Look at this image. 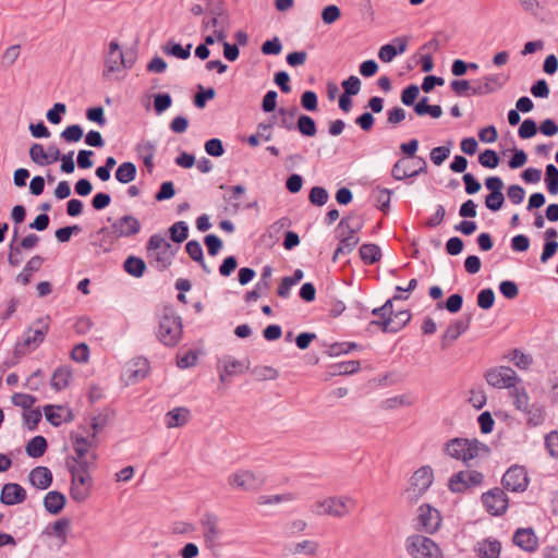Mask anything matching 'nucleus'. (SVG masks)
I'll return each instance as SVG.
<instances>
[{
	"instance_id": "nucleus-1",
	"label": "nucleus",
	"mask_w": 558,
	"mask_h": 558,
	"mask_svg": "<svg viewBox=\"0 0 558 558\" xmlns=\"http://www.w3.org/2000/svg\"><path fill=\"white\" fill-rule=\"evenodd\" d=\"M183 333L182 317L177 313L173 305H165L159 315L157 339L166 347L178 345Z\"/></svg>"
},
{
	"instance_id": "nucleus-2",
	"label": "nucleus",
	"mask_w": 558,
	"mask_h": 558,
	"mask_svg": "<svg viewBox=\"0 0 558 558\" xmlns=\"http://www.w3.org/2000/svg\"><path fill=\"white\" fill-rule=\"evenodd\" d=\"M50 329V316H43L37 318L33 326L28 327L23 335V340L15 343L14 355L20 357L26 353V349L31 345L35 348L39 347Z\"/></svg>"
},
{
	"instance_id": "nucleus-3",
	"label": "nucleus",
	"mask_w": 558,
	"mask_h": 558,
	"mask_svg": "<svg viewBox=\"0 0 558 558\" xmlns=\"http://www.w3.org/2000/svg\"><path fill=\"white\" fill-rule=\"evenodd\" d=\"M405 550L412 558H444L439 544L423 534L408 536L405 539Z\"/></svg>"
},
{
	"instance_id": "nucleus-4",
	"label": "nucleus",
	"mask_w": 558,
	"mask_h": 558,
	"mask_svg": "<svg viewBox=\"0 0 558 558\" xmlns=\"http://www.w3.org/2000/svg\"><path fill=\"white\" fill-rule=\"evenodd\" d=\"M442 514L440 510L428 502L422 504L417 508V515L413 519V527L417 534H436L442 524Z\"/></svg>"
},
{
	"instance_id": "nucleus-5",
	"label": "nucleus",
	"mask_w": 558,
	"mask_h": 558,
	"mask_svg": "<svg viewBox=\"0 0 558 558\" xmlns=\"http://www.w3.org/2000/svg\"><path fill=\"white\" fill-rule=\"evenodd\" d=\"M474 442L475 438L453 437L446 441L444 451L451 458L462 461L466 468H470V461L480 456Z\"/></svg>"
},
{
	"instance_id": "nucleus-6",
	"label": "nucleus",
	"mask_w": 558,
	"mask_h": 558,
	"mask_svg": "<svg viewBox=\"0 0 558 558\" xmlns=\"http://www.w3.org/2000/svg\"><path fill=\"white\" fill-rule=\"evenodd\" d=\"M485 476L477 470H461L454 472L448 480L447 487L452 494H463L469 489L482 486Z\"/></svg>"
},
{
	"instance_id": "nucleus-7",
	"label": "nucleus",
	"mask_w": 558,
	"mask_h": 558,
	"mask_svg": "<svg viewBox=\"0 0 558 558\" xmlns=\"http://www.w3.org/2000/svg\"><path fill=\"white\" fill-rule=\"evenodd\" d=\"M505 492L507 490L502 486H495L482 494L481 500L488 514L502 517L508 511L510 498Z\"/></svg>"
},
{
	"instance_id": "nucleus-8",
	"label": "nucleus",
	"mask_w": 558,
	"mask_h": 558,
	"mask_svg": "<svg viewBox=\"0 0 558 558\" xmlns=\"http://www.w3.org/2000/svg\"><path fill=\"white\" fill-rule=\"evenodd\" d=\"M531 478L527 474V469L521 464L510 465L501 477V486L510 493H524Z\"/></svg>"
},
{
	"instance_id": "nucleus-9",
	"label": "nucleus",
	"mask_w": 558,
	"mask_h": 558,
	"mask_svg": "<svg viewBox=\"0 0 558 558\" xmlns=\"http://www.w3.org/2000/svg\"><path fill=\"white\" fill-rule=\"evenodd\" d=\"M71 474L70 496L76 502H84L92 493L93 476L90 474H80L76 465L66 466Z\"/></svg>"
},
{
	"instance_id": "nucleus-10",
	"label": "nucleus",
	"mask_w": 558,
	"mask_h": 558,
	"mask_svg": "<svg viewBox=\"0 0 558 558\" xmlns=\"http://www.w3.org/2000/svg\"><path fill=\"white\" fill-rule=\"evenodd\" d=\"M434 482V471L430 465L418 468L410 478L414 495L409 496V502L415 504L428 490Z\"/></svg>"
},
{
	"instance_id": "nucleus-11",
	"label": "nucleus",
	"mask_w": 558,
	"mask_h": 558,
	"mask_svg": "<svg viewBox=\"0 0 558 558\" xmlns=\"http://www.w3.org/2000/svg\"><path fill=\"white\" fill-rule=\"evenodd\" d=\"M265 476L252 471H239L229 476V484L243 492L258 490L265 484Z\"/></svg>"
},
{
	"instance_id": "nucleus-12",
	"label": "nucleus",
	"mask_w": 558,
	"mask_h": 558,
	"mask_svg": "<svg viewBox=\"0 0 558 558\" xmlns=\"http://www.w3.org/2000/svg\"><path fill=\"white\" fill-rule=\"evenodd\" d=\"M472 319L473 313L469 312L465 313L462 318L452 320L441 336V349L447 350L460 336L466 332Z\"/></svg>"
},
{
	"instance_id": "nucleus-13",
	"label": "nucleus",
	"mask_w": 558,
	"mask_h": 558,
	"mask_svg": "<svg viewBox=\"0 0 558 558\" xmlns=\"http://www.w3.org/2000/svg\"><path fill=\"white\" fill-rule=\"evenodd\" d=\"M349 504H351L350 498L329 497L323 501H317L314 512L341 518L349 513Z\"/></svg>"
},
{
	"instance_id": "nucleus-14",
	"label": "nucleus",
	"mask_w": 558,
	"mask_h": 558,
	"mask_svg": "<svg viewBox=\"0 0 558 558\" xmlns=\"http://www.w3.org/2000/svg\"><path fill=\"white\" fill-rule=\"evenodd\" d=\"M511 542L514 546L526 553H535L539 543L533 526L517 527L512 534Z\"/></svg>"
},
{
	"instance_id": "nucleus-15",
	"label": "nucleus",
	"mask_w": 558,
	"mask_h": 558,
	"mask_svg": "<svg viewBox=\"0 0 558 558\" xmlns=\"http://www.w3.org/2000/svg\"><path fill=\"white\" fill-rule=\"evenodd\" d=\"M142 230L141 221L134 215H124L113 220V235L116 238H134Z\"/></svg>"
},
{
	"instance_id": "nucleus-16",
	"label": "nucleus",
	"mask_w": 558,
	"mask_h": 558,
	"mask_svg": "<svg viewBox=\"0 0 558 558\" xmlns=\"http://www.w3.org/2000/svg\"><path fill=\"white\" fill-rule=\"evenodd\" d=\"M17 238H19V230H17V228H14L13 239L9 246L10 252H9V256H8V262L13 267L19 266L22 262V258H14V253L21 254L22 250L34 248L37 245V243L39 242V236L35 233H31V234L26 235L25 238H23L20 241L19 245H14V242L17 240Z\"/></svg>"
},
{
	"instance_id": "nucleus-17",
	"label": "nucleus",
	"mask_w": 558,
	"mask_h": 558,
	"mask_svg": "<svg viewBox=\"0 0 558 558\" xmlns=\"http://www.w3.org/2000/svg\"><path fill=\"white\" fill-rule=\"evenodd\" d=\"M179 247H173L171 243H166L165 248L148 253L149 265L158 271L167 270L178 252Z\"/></svg>"
},
{
	"instance_id": "nucleus-18",
	"label": "nucleus",
	"mask_w": 558,
	"mask_h": 558,
	"mask_svg": "<svg viewBox=\"0 0 558 558\" xmlns=\"http://www.w3.org/2000/svg\"><path fill=\"white\" fill-rule=\"evenodd\" d=\"M27 498L26 489L17 483H7L2 486L0 502L5 506H15L24 502Z\"/></svg>"
},
{
	"instance_id": "nucleus-19",
	"label": "nucleus",
	"mask_w": 558,
	"mask_h": 558,
	"mask_svg": "<svg viewBox=\"0 0 558 558\" xmlns=\"http://www.w3.org/2000/svg\"><path fill=\"white\" fill-rule=\"evenodd\" d=\"M157 150L155 143L143 140L135 146L137 158L143 161L144 170L151 174L155 169L154 157Z\"/></svg>"
},
{
	"instance_id": "nucleus-20",
	"label": "nucleus",
	"mask_w": 558,
	"mask_h": 558,
	"mask_svg": "<svg viewBox=\"0 0 558 558\" xmlns=\"http://www.w3.org/2000/svg\"><path fill=\"white\" fill-rule=\"evenodd\" d=\"M501 549V542L494 537H486L477 542L473 548L478 558H499Z\"/></svg>"
},
{
	"instance_id": "nucleus-21",
	"label": "nucleus",
	"mask_w": 558,
	"mask_h": 558,
	"mask_svg": "<svg viewBox=\"0 0 558 558\" xmlns=\"http://www.w3.org/2000/svg\"><path fill=\"white\" fill-rule=\"evenodd\" d=\"M507 82V77L502 78L499 74H488L482 81H477V85L473 86L472 95H487L501 88Z\"/></svg>"
},
{
	"instance_id": "nucleus-22",
	"label": "nucleus",
	"mask_w": 558,
	"mask_h": 558,
	"mask_svg": "<svg viewBox=\"0 0 558 558\" xmlns=\"http://www.w3.org/2000/svg\"><path fill=\"white\" fill-rule=\"evenodd\" d=\"M513 373H515V371L510 366H495L484 373V378L489 386L501 389L505 388L506 385L505 378L512 376Z\"/></svg>"
},
{
	"instance_id": "nucleus-23",
	"label": "nucleus",
	"mask_w": 558,
	"mask_h": 558,
	"mask_svg": "<svg viewBox=\"0 0 558 558\" xmlns=\"http://www.w3.org/2000/svg\"><path fill=\"white\" fill-rule=\"evenodd\" d=\"M225 366L223 369L219 372L220 381L225 383L228 377L242 375L250 369V361L243 362L238 361L230 355H226L223 357Z\"/></svg>"
},
{
	"instance_id": "nucleus-24",
	"label": "nucleus",
	"mask_w": 558,
	"mask_h": 558,
	"mask_svg": "<svg viewBox=\"0 0 558 558\" xmlns=\"http://www.w3.org/2000/svg\"><path fill=\"white\" fill-rule=\"evenodd\" d=\"M558 231L556 228H548L544 232L543 250L539 256L542 264H546L558 251Z\"/></svg>"
},
{
	"instance_id": "nucleus-25",
	"label": "nucleus",
	"mask_w": 558,
	"mask_h": 558,
	"mask_svg": "<svg viewBox=\"0 0 558 558\" xmlns=\"http://www.w3.org/2000/svg\"><path fill=\"white\" fill-rule=\"evenodd\" d=\"M28 482L38 489H47L52 485V472L47 466H36L28 474Z\"/></svg>"
},
{
	"instance_id": "nucleus-26",
	"label": "nucleus",
	"mask_w": 558,
	"mask_h": 558,
	"mask_svg": "<svg viewBox=\"0 0 558 558\" xmlns=\"http://www.w3.org/2000/svg\"><path fill=\"white\" fill-rule=\"evenodd\" d=\"M43 504L48 513L57 515L64 509L66 505V497L59 490H50L44 497Z\"/></svg>"
},
{
	"instance_id": "nucleus-27",
	"label": "nucleus",
	"mask_w": 558,
	"mask_h": 558,
	"mask_svg": "<svg viewBox=\"0 0 558 558\" xmlns=\"http://www.w3.org/2000/svg\"><path fill=\"white\" fill-rule=\"evenodd\" d=\"M190 418L191 412L187 408L177 407L166 413L165 423L168 428L182 427Z\"/></svg>"
},
{
	"instance_id": "nucleus-28",
	"label": "nucleus",
	"mask_w": 558,
	"mask_h": 558,
	"mask_svg": "<svg viewBox=\"0 0 558 558\" xmlns=\"http://www.w3.org/2000/svg\"><path fill=\"white\" fill-rule=\"evenodd\" d=\"M202 525L205 527L204 539L208 546H213L218 538L220 531L218 529V518L213 513H205L202 521Z\"/></svg>"
},
{
	"instance_id": "nucleus-29",
	"label": "nucleus",
	"mask_w": 558,
	"mask_h": 558,
	"mask_svg": "<svg viewBox=\"0 0 558 558\" xmlns=\"http://www.w3.org/2000/svg\"><path fill=\"white\" fill-rule=\"evenodd\" d=\"M412 314L408 308H401L396 312L395 318L386 317V333L398 332L404 328L411 320Z\"/></svg>"
},
{
	"instance_id": "nucleus-30",
	"label": "nucleus",
	"mask_w": 558,
	"mask_h": 558,
	"mask_svg": "<svg viewBox=\"0 0 558 558\" xmlns=\"http://www.w3.org/2000/svg\"><path fill=\"white\" fill-rule=\"evenodd\" d=\"M122 267L128 275L137 279L142 278L147 270L146 262L142 257L135 255L128 256L124 259Z\"/></svg>"
},
{
	"instance_id": "nucleus-31",
	"label": "nucleus",
	"mask_w": 558,
	"mask_h": 558,
	"mask_svg": "<svg viewBox=\"0 0 558 558\" xmlns=\"http://www.w3.org/2000/svg\"><path fill=\"white\" fill-rule=\"evenodd\" d=\"M150 365L149 361L146 357L138 356L132 361L131 367H129V380L131 383H136L141 379H144L148 372H149Z\"/></svg>"
},
{
	"instance_id": "nucleus-32",
	"label": "nucleus",
	"mask_w": 558,
	"mask_h": 558,
	"mask_svg": "<svg viewBox=\"0 0 558 558\" xmlns=\"http://www.w3.org/2000/svg\"><path fill=\"white\" fill-rule=\"evenodd\" d=\"M505 359L512 362L519 369L526 371L533 364V356L530 353H525L520 348H512L504 356Z\"/></svg>"
},
{
	"instance_id": "nucleus-33",
	"label": "nucleus",
	"mask_w": 558,
	"mask_h": 558,
	"mask_svg": "<svg viewBox=\"0 0 558 558\" xmlns=\"http://www.w3.org/2000/svg\"><path fill=\"white\" fill-rule=\"evenodd\" d=\"M45 259L40 255L33 256L25 265L24 269L16 276V281L26 286L32 280L33 272L38 271Z\"/></svg>"
},
{
	"instance_id": "nucleus-34",
	"label": "nucleus",
	"mask_w": 558,
	"mask_h": 558,
	"mask_svg": "<svg viewBox=\"0 0 558 558\" xmlns=\"http://www.w3.org/2000/svg\"><path fill=\"white\" fill-rule=\"evenodd\" d=\"M463 301V293L458 291L450 294L446 300L438 301L436 303V308L440 311L446 310L450 314H457L462 310Z\"/></svg>"
},
{
	"instance_id": "nucleus-35",
	"label": "nucleus",
	"mask_w": 558,
	"mask_h": 558,
	"mask_svg": "<svg viewBox=\"0 0 558 558\" xmlns=\"http://www.w3.org/2000/svg\"><path fill=\"white\" fill-rule=\"evenodd\" d=\"M409 162H412L415 168L413 170H411L410 172L404 169L402 174H422V173L426 172V169H427L426 160L424 158L415 155L413 158L399 160L393 166L390 174H398L399 171L401 170V166H403L404 163H409Z\"/></svg>"
},
{
	"instance_id": "nucleus-36",
	"label": "nucleus",
	"mask_w": 558,
	"mask_h": 558,
	"mask_svg": "<svg viewBox=\"0 0 558 558\" xmlns=\"http://www.w3.org/2000/svg\"><path fill=\"white\" fill-rule=\"evenodd\" d=\"M362 228V223L353 216H344L336 228L337 236L355 235Z\"/></svg>"
},
{
	"instance_id": "nucleus-37",
	"label": "nucleus",
	"mask_w": 558,
	"mask_h": 558,
	"mask_svg": "<svg viewBox=\"0 0 558 558\" xmlns=\"http://www.w3.org/2000/svg\"><path fill=\"white\" fill-rule=\"evenodd\" d=\"M409 45V36H399L386 44V63L392 61L397 56L403 53Z\"/></svg>"
},
{
	"instance_id": "nucleus-38",
	"label": "nucleus",
	"mask_w": 558,
	"mask_h": 558,
	"mask_svg": "<svg viewBox=\"0 0 558 558\" xmlns=\"http://www.w3.org/2000/svg\"><path fill=\"white\" fill-rule=\"evenodd\" d=\"M48 449V441L47 439L41 436L37 435L34 436L28 440V442L25 446V452L29 458H40L43 457Z\"/></svg>"
},
{
	"instance_id": "nucleus-39",
	"label": "nucleus",
	"mask_w": 558,
	"mask_h": 558,
	"mask_svg": "<svg viewBox=\"0 0 558 558\" xmlns=\"http://www.w3.org/2000/svg\"><path fill=\"white\" fill-rule=\"evenodd\" d=\"M72 377V371L69 366H60L56 368L51 376V387L56 391H61L69 386V380Z\"/></svg>"
},
{
	"instance_id": "nucleus-40",
	"label": "nucleus",
	"mask_w": 558,
	"mask_h": 558,
	"mask_svg": "<svg viewBox=\"0 0 558 558\" xmlns=\"http://www.w3.org/2000/svg\"><path fill=\"white\" fill-rule=\"evenodd\" d=\"M192 44L182 47L181 44L170 39L162 46L163 53L175 57L181 60H186L191 56Z\"/></svg>"
},
{
	"instance_id": "nucleus-41",
	"label": "nucleus",
	"mask_w": 558,
	"mask_h": 558,
	"mask_svg": "<svg viewBox=\"0 0 558 558\" xmlns=\"http://www.w3.org/2000/svg\"><path fill=\"white\" fill-rule=\"evenodd\" d=\"M359 251L361 259L365 265H373L381 258V248L377 244L364 243Z\"/></svg>"
},
{
	"instance_id": "nucleus-42",
	"label": "nucleus",
	"mask_w": 558,
	"mask_h": 558,
	"mask_svg": "<svg viewBox=\"0 0 558 558\" xmlns=\"http://www.w3.org/2000/svg\"><path fill=\"white\" fill-rule=\"evenodd\" d=\"M71 520L69 518H61L54 521L52 524L48 525L44 533L47 535H54L57 538H60L64 544L66 542V533L70 529Z\"/></svg>"
},
{
	"instance_id": "nucleus-43",
	"label": "nucleus",
	"mask_w": 558,
	"mask_h": 558,
	"mask_svg": "<svg viewBox=\"0 0 558 558\" xmlns=\"http://www.w3.org/2000/svg\"><path fill=\"white\" fill-rule=\"evenodd\" d=\"M361 367L360 361L357 360H351V361H344L340 363H336L329 366V375L330 376H337V375H351L356 373Z\"/></svg>"
},
{
	"instance_id": "nucleus-44",
	"label": "nucleus",
	"mask_w": 558,
	"mask_h": 558,
	"mask_svg": "<svg viewBox=\"0 0 558 558\" xmlns=\"http://www.w3.org/2000/svg\"><path fill=\"white\" fill-rule=\"evenodd\" d=\"M279 120L278 125L288 131H292L295 129V116L298 113V107L292 106L291 108H280L278 110Z\"/></svg>"
},
{
	"instance_id": "nucleus-45",
	"label": "nucleus",
	"mask_w": 558,
	"mask_h": 558,
	"mask_svg": "<svg viewBox=\"0 0 558 558\" xmlns=\"http://www.w3.org/2000/svg\"><path fill=\"white\" fill-rule=\"evenodd\" d=\"M124 64V53L107 54L105 60V70L102 75L109 77L110 74L120 72Z\"/></svg>"
},
{
	"instance_id": "nucleus-46",
	"label": "nucleus",
	"mask_w": 558,
	"mask_h": 558,
	"mask_svg": "<svg viewBox=\"0 0 558 558\" xmlns=\"http://www.w3.org/2000/svg\"><path fill=\"white\" fill-rule=\"evenodd\" d=\"M169 238L174 243H182L189 238V225L185 221H177L168 229Z\"/></svg>"
},
{
	"instance_id": "nucleus-47",
	"label": "nucleus",
	"mask_w": 558,
	"mask_h": 558,
	"mask_svg": "<svg viewBox=\"0 0 558 558\" xmlns=\"http://www.w3.org/2000/svg\"><path fill=\"white\" fill-rule=\"evenodd\" d=\"M295 128L303 136L313 137L317 133L314 119L306 114H301L299 117Z\"/></svg>"
},
{
	"instance_id": "nucleus-48",
	"label": "nucleus",
	"mask_w": 558,
	"mask_h": 558,
	"mask_svg": "<svg viewBox=\"0 0 558 558\" xmlns=\"http://www.w3.org/2000/svg\"><path fill=\"white\" fill-rule=\"evenodd\" d=\"M496 294L493 288L487 287L478 291L476 296V304L480 308L488 311L495 305Z\"/></svg>"
},
{
	"instance_id": "nucleus-49",
	"label": "nucleus",
	"mask_w": 558,
	"mask_h": 558,
	"mask_svg": "<svg viewBox=\"0 0 558 558\" xmlns=\"http://www.w3.org/2000/svg\"><path fill=\"white\" fill-rule=\"evenodd\" d=\"M523 412L529 415L526 420V425L529 427H536L543 424L545 420L544 409L537 403H533L531 407H527V410Z\"/></svg>"
},
{
	"instance_id": "nucleus-50",
	"label": "nucleus",
	"mask_w": 558,
	"mask_h": 558,
	"mask_svg": "<svg viewBox=\"0 0 558 558\" xmlns=\"http://www.w3.org/2000/svg\"><path fill=\"white\" fill-rule=\"evenodd\" d=\"M216 97V90L213 87L204 88L203 85L197 86V92L194 95L193 104L196 108L203 109L206 107L208 100Z\"/></svg>"
},
{
	"instance_id": "nucleus-51",
	"label": "nucleus",
	"mask_w": 558,
	"mask_h": 558,
	"mask_svg": "<svg viewBox=\"0 0 558 558\" xmlns=\"http://www.w3.org/2000/svg\"><path fill=\"white\" fill-rule=\"evenodd\" d=\"M340 239L339 244L333 253L332 260L336 262L340 254H347L353 251L359 243V238L355 235L338 236Z\"/></svg>"
},
{
	"instance_id": "nucleus-52",
	"label": "nucleus",
	"mask_w": 558,
	"mask_h": 558,
	"mask_svg": "<svg viewBox=\"0 0 558 558\" xmlns=\"http://www.w3.org/2000/svg\"><path fill=\"white\" fill-rule=\"evenodd\" d=\"M498 290H499L500 294L506 300H509V301L517 299L520 294L519 284L514 280H511V279L501 280L498 284Z\"/></svg>"
},
{
	"instance_id": "nucleus-53",
	"label": "nucleus",
	"mask_w": 558,
	"mask_h": 558,
	"mask_svg": "<svg viewBox=\"0 0 558 558\" xmlns=\"http://www.w3.org/2000/svg\"><path fill=\"white\" fill-rule=\"evenodd\" d=\"M478 162L487 169H496L500 163V157L494 149L487 148L480 153Z\"/></svg>"
},
{
	"instance_id": "nucleus-54",
	"label": "nucleus",
	"mask_w": 558,
	"mask_h": 558,
	"mask_svg": "<svg viewBox=\"0 0 558 558\" xmlns=\"http://www.w3.org/2000/svg\"><path fill=\"white\" fill-rule=\"evenodd\" d=\"M29 157L33 162H35L38 166L46 167L50 166L49 159L47 156V150L45 149L44 145L39 143H34L29 148Z\"/></svg>"
},
{
	"instance_id": "nucleus-55",
	"label": "nucleus",
	"mask_w": 558,
	"mask_h": 558,
	"mask_svg": "<svg viewBox=\"0 0 558 558\" xmlns=\"http://www.w3.org/2000/svg\"><path fill=\"white\" fill-rule=\"evenodd\" d=\"M329 199L327 190L323 186H313L308 194V201L312 205L322 207Z\"/></svg>"
},
{
	"instance_id": "nucleus-56",
	"label": "nucleus",
	"mask_w": 558,
	"mask_h": 558,
	"mask_svg": "<svg viewBox=\"0 0 558 558\" xmlns=\"http://www.w3.org/2000/svg\"><path fill=\"white\" fill-rule=\"evenodd\" d=\"M420 96V87L415 84H410L403 88L401 93V102L407 107H413Z\"/></svg>"
},
{
	"instance_id": "nucleus-57",
	"label": "nucleus",
	"mask_w": 558,
	"mask_h": 558,
	"mask_svg": "<svg viewBox=\"0 0 558 558\" xmlns=\"http://www.w3.org/2000/svg\"><path fill=\"white\" fill-rule=\"evenodd\" d=\"M485 207L492 213L499 211L505 205L504 193H488L484 201Z\"/></svg>"
},
{
	"instance_id": "nucleus-58",
	"label": "nucleus",
	"mask_w": 558,
	"mask_h": 558,
	"mask_svg": "<svg viewBox=\"0 0 558 558\" xmlns=\"http://www.w3.org/2000/svg\"><path fill=\"white\" fill-rule=\"evenodd\" d=\"M84 131L80 124H71L66 126L60 134L61 138L68 143H76L81 141Z\"/></svg>"
},
{
	"instance_id": "nucleus-59",
	"label": "nucleus",
	"mask_w": 558,
	"mask_h": 558,
	"mask_svg": "<svg viewBox=\"0 0 558 558\" xmlns=\"http://www.w3.org/2000/svg\"><path fill=\"white\" fill-rule=\"evenodd\" d=\"M537 132L538 126L536 122L533 119L527 118L519 126L518 135L522 140H529L535 136Z\"/></svg>"
},
{
	"instance_id": "nucleus-60",
	"label": "nucleus",
	"mask_w": 558,
	"mask_h": 558,
	"mask_svg": "<svg viewBox=\"0 0 558 558\" xmlns=\"http://www.w3.org/2000/svg\"><path fill=\"white\" fill-rule=\"evenodd\" d=\"M511 153H512V155L507 162L509 169L517 170V169L522 168L527 161L526 153L523 149L517 148V147H513Z\"/></svg>"
},
{
	"instance_id": "nucleus-61",
	"label": "nucleus",
	"mask_w": 558,
	"mask_h": 558,
	"mask_svg": "<svg viewBox=\"0 0 558 558\" xmlns=\"http://www.w3.org/2000/svg\"><path fill=\"white\" fill-rule=\"evenodd\" d=\"M204 244L210 256H216L223 247L222 240L214 233H209L204 236Z\"/></svg>"
},
{
	"instance_id": "nucleus-62",
	"label": "nucleus",
	"mask_w": 558,
	"mask_h": 558,
	"mask_svg": "<svg viewBox=\"0 0 558 558\" xmlns=\"http://www.w3.org/2000/svg\"><path fill=\"white\" fill-rule=\"evenodd\" d=\"M451 142H448L447 145L434 147L430 150V160L436 165L440 166L450 155L451 151Z\"/></svg>"
},
{
	"instance_id": "nucleus-63",
	"label": "nucleus",
	"mask_w": 558,
	"mask_h": 558,
	"mask_svg": "<svg viewBox=\"0 0 558 558\" xmlns=\"http://www.w3.org/2000/svg\"><path fill=\"white\" fill-rule=\"evenodd\" d=\"M464 241L460 236H451L447 240L445 244V252L449 256H457L461 254L464 250Z\"/></svg>"
},
{
	"instance_id": "nucleus-64",
	"label": "nucleus",
	"mask_w": 558,
	"mask_h": 558,
	"mask_svg": "<svg viewBox=\"0 0 558 558\" xmlns=\"http://www.w3.org/2000/svg\"><path fill=\"white\" fill-rule=\"evenodd\" d=\"M545 449L551 458L558 459V430H550L545 435Z\"/></svg>"
}]
</instances>
